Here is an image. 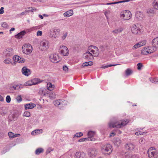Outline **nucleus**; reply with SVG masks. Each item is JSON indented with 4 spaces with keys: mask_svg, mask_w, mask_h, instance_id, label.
Segmentation results:
<instances>
[{
    "mask_svg": "<svg viewBox=\"0 0 158 158\" xmlns=\"http://www.w3.org/2000/svg\"><path fill=\"white\" fill-rule=\"evenodd\" d=\"M129 122V120L125 119L123 120L121 123L118 122L116 123H110L109 124V127H116L120 128L126 125Z\"/></svg>",
    "mask_w": 158,
    "mask_h": 158,
    "instance_id": "nucleus-1",
    "label": "nucleus"
},
{
    "mask_svg": "<svg viewBox=\"0 0 158 158\" xmlns=\"http://www.w3.org/2000/svg\"><path fill=\"white\" fill-rule=\"evenodd\" d=\"M94 56L91 53L89 50H88V52H85L83 54V58L87 60L90 61L94 59Z\"/></svg>",
    "mask_w": 158,
    "mask_h": 158,
    "instance_id": "nucleus-2",
    "label": "nucleus"
},
{
    "mask_svg": "<svg viewBox=\"0 0 158 158\" xmlns=\"http://www.w3.org/2000/svg\"><path fill=\"white\" fill-rule=\"evenodd\" d=\"M48 42L46 40H43L40 42V48L42 51L46 50L49 48Z\"/></svg>",
    "mask_w": 158,
    "mask_h": 158,
    "instance_id": "nucleus-3",
    "label": "nucleus"
},
{
    "mask_svg": "<svg viewBox=\"0 0 158 158\" xmlns=\"http://www.w3.org/2000/svg\"><path fill=\"white\" fill-rule=\"evenodd\" d=\"M131 13L129 11H126L123 14H121V17L124 20H127L130 19L131 17Z\"/></svg>",
    "mask_w": 158,
    "mask_h": 158,
    "instance_id": "nucleus-4",
    "label": "nucleus"
},
{
    "mask_svg": "<svg viewBox=\"0 0 158 158\" xmlns=\"http://www.w3.org/2000/svg\"><path fill=\"white\" fill-rule=\"evenodd\" d=\"M102 150L103 151L108 152V154H110L113 150L112 146L110 144H107L104 145L102 147Z\"/></svg>",
    "mask_w": 158,
    "mask_h": 158,
    "instance_id": "nucleus-5",
    "label": "nucleus"
},
{
    "mask_svg": "<svg viewBox=\"0 0 158 158\" xmlns=\"http://www.w3.org/2000/svg\"><path fill=\"white\" fill-rule=\"evenodd\" d=\"M19 114L20 113L18 111H15L11 116L9 117V120L10 121H15Z\"/></svg>",
    "mask_w": 158,
    "mask_h": 158,
    "instance_id": "nucleus-6",
    "label": "nucleus"
},
{
    "mask_svg": "<svg viewBox=\"0 0 158 158\" xmlns=\"http://www.w3.org/2000/svg\"><path fill=\"white\" fill-rule=\"evenodd\" d=\"M60 52L63 56H67L69 54V51L66 46H60Z\"/></svg>",
    "mask_w": 158,
    "mask_h": 158,
    "instance_id": "nucleus-7",
    "label": "nucleus"
},
{
    "mask_svg": "<svg viewBox=\"0 0 158 158\" xmlns=\"http://www.w3.org/2000/svg\"><path fill=\"white\" fill-rule=\"evenodd\" d=\"M59 56L56 54H52L50 56L51 61L53 63H57L59 62Z\"/></svg>",
    "mask_w": 158,
    "mask_h": 158,
    "instance_id": "nucleus-8",
    "label": "nucleus"
},
{
    "mask_svg": "<svg viewBox=\"0 0 158 158\" xmlns=\"http://www.w3.org/2000/svg\"><path fill=\"white\" fill-rule=\"evenodd\" d=\"M22 73L25 76H28L31 74L30 69L27 68L26 67H23L22 69Z\"/></svg>",
    "mask_w": 158,
    "mask_h": 158,
    "instance_id": "nucleus-9",
    "label": "nucleus"
},
{
    "mask_svg": "<svg viewBox=\"0 0 158 158\" xmlns=\"http://www.w3.org/2000/svg\"><path fill=\"white\" fill-rule=\"evenodd\" d=\"M152 44L154 47V51H156L157 48H158V37L154 39L152 41Z\"/></svg>",
    "mask_w": 158,
    "mask_h": 158,
    "instance_id": "nucleus-10",
    "label": "nucleus"
},
{
    "mask_svg": "<svg viewBox=\"0 0 158 158\" xmlns=\"http://www.w3.org/2000/svg\"><path fill=\"white\" fill-rule=\"evenodd\" d=\"M13 49L11 48H9L5 50L4 54L6 57H8L12 56V54Z\"/></svg>",
    "mask_w": 158,
    "mask_h": 158,
    "instance_id": "nucleus-11",
    "label": "nucleus"
},
{
    "mask_svg": "<svg viewBox=\"0 0 158 158\" xmlns=\"http://www.w3.org/2000/svg\"><path fill=\"white\" fill-rule=\"evenodd\" d=\"M98 154V151L95 149H92L90 152L89 155L92 157H94L96 156Z\"/></svg>",
    "mask_w": 158,
    "mask_h": 158,
    "instance_id": "nucleus-12",
    "label": "nucleus"
},
{
    "mask_svg": "<svg viewBox=\"0 0 158 158\" xmlns=\"http://www.w3.org/2000/svg\"><path fill=\"white\" fill-rule=\"evenodd\" d=\"M146 44V41L143 40L142 42H140L135 44L133 47V49H135L141 46L144 45Z\"/></svg>",
    "mask_w": 158,
    "mask_h": 158,
    "instance_id": "nucleus-13",
    "label": "nucleus"
},
{
    "mask_svg": "<svg viewBox=\"0 0 158 158\" xmlns=\"http://www.w3.org/2000/svg\"><path fill=\"white\" fill-rule=\"evenodd\" d=\"M135 148V146L131 143H128L126 144L125 146V148L130 151H131L133 150Z\"/></svg>",
    "mask_w": 158,
    "mask_h": 158,
    "instance_id": "nucleus-14",
    "label": "nucleus"
},
{
    "mask_svg": "<svg viewBox=\"0 0 158 158\" xmlns=\"http://www.w3.org/2000/svg\"><path fill=\"white\" fill-rule=\"evenodd\" d=\"M131 31L133 34H137L139 33L140 31V30L135 25L133 26L131 29Z\"/></svg>",
    "mask_w": 158,
    "mask_h": 158,
    "instance_id": "nucleus-15",
    "label": "nucleus"
},
{
    "mask_svg": "<svg viewBox=\"0 0 158 158\" xmlns=\"http://www.w3.org/2000/svg\"><path fill=\"white\" fill-rule=\"evenodd\" d=\"M35 106L36 105L32 103H30L24 105L25 109V110L31 109L35 107Z\"/></svg>",
    "mask_w": 158,
    "mask_h": 158,
    "instance_id": "nucleus-16",
    "label": "nucleus"
},
{
    "mask_svg": "<svg viewBox=\"0 0 158 158\" xmlns=\"http://www.w3.org/2000/svg\"><path fill=\"white\" fill-rule=\"evenodd\" d=\"M26 33V31H21L17 34L15 35V37L17 39H20L23 37Z\"/></svg>",
    "mask_w": 158,
    "mask_h": 158,
    "instance_id": "nucleus-17",
    "label": "nucleus"
},
{
    "mask_svg": "<svg viewBox=\"0 0 158 158\" xmlns=\"http://www.w3.org/2000/svg\"><path fill=\"white\" fill-rule=\"evenodd\" d=\"M41 81H40V79L39 78H35L31 80L32 83L28 84V85H35L39 83H40Z\"/></svg>",
    "mask_w": 158,
    "mask_h": 158,
    "instance_id": "nucleus-18",
    "label": "nucleus"
},
{
    "mask_svg": "<svg viewBox=\"0 0 158 158\" xmlns=\"http://www.w3.org/2000/svg\"><path fill=\"white\" fill-rule=\"evenodd\" d=\"M153 52L152 50L150 51L149 49L147 48H144L142 50L141 53L143 55H147L149 53H151Z\"/></svg>",
    "mask_w": 158,
    "mask_h": 158,
    "instance_id": "nucleus-19",
    "label": "nucleus"
},
{
    "mask_svg": "<svg viewBox=\"0 0 158 158\" xmlns=\"http://www.w3.org/2000/svg\"><path fill=\"white\" fill-rule=\"evenodd\" d=\"M24 47H26V48L23 49V52L27 54H28L31 53L32 52L31 50L27 48L28 47V45L25 44Z\"/></svg>",
    "mask_w": 158,
    "mask_h": 158,
    "instance_id": "nucleus-20",
    "label": "nucleus"
},
{
    "mask_svg": "<svg viewBox=\"0 0 158 158\" xmlns=\"http://www.w3.org/2000/svg\"><path fill=\"white\" fill-rule=\"evenodd\" d=\"M65 17H68L72 16L73 14V11L72 10L68 11L64 13Z\"/></svg>",
    "mask_w": 158,
    "mask_h": 158,
    "instance_id": "nucleus-21",
    "label": "nucleus"
},
{
    "mask_svg": "<svg viewBox=\"0 0 158 158\" xmlns=\"http://www.w3.org/2000/svg\"><path fill=\"white\" fill-rule=\"evenodd\" d=\"M113 142L115 145L118 146L121 143L122 141L119 138H116L113 139Z\"/></svg>",
    "mask_w": 158,
    "mask_h": 158,
    "instance_id": "nucleus-22",
    "label": "nucleus"
},
{
    "mask_svg": "<svg viewBox=\"0 0 158 158\" xmlns=\"http://www.w3.org/2000/svg\"><path fill=\"white\" fill-rule=\"evenodd\" d=\"M58 34H59V33L57 30H54L52 32L50 33V36L56 39V38Z\"/></svg>",
    "mask_w": 158,
    "mask_h": 158,
    "instance_id": "nucleus-23",
    "label": "nucleus"
},
{
    "mask_svg": "<svg viewBox=\"0 0 158 158\" xmlns=\"http://www.w3.org/2000/svg\"><path fill=\"white\" fill-rule=\"evenodd\" d=\"M93 64V62L92 61L86 62L83 63L81 65V67L82 68H84L85 67L91 66Z\"/></svg>",
    "mask_w": 158,
    "mask_h": 158,
    "instance_id": "nucleus-24",
    "label": "nucleus"
},
{
    "mask_svg": "<svg viewBox=\"0 0 158 158\" xmlns=\"http://www.w3.org/2000/svg\"><path fill=\"white\" fill-rule=\"evenodd\" d=\"M46 89L44 88H40L39 93L41 95L45 96L46 95Z\"/></svg>",
    "mask_w": 158,
    "mask_h": 158,
    "instance_id": "nucleus-25",
    "label": "nucleus"
},
{
    "mask_svg": "<svg viewBox=\"0 0 158 158\" xmlns=\"http://www.w3.org/2000/svg\"><path fill=\"white\" fill-rule=\"evenodd\" d=\"M123 30V28L121 27H120L117 29L113 30L112 31V32L114 34H118L121 32Z\"/></svg>",
    "mask_w": 158,
    "mask_h": 158,
    "instance_id": "nucleus-26",
    "label": "nucleus"
},
{
    "mask_svg": "<svg viewBox=\"0 0 158 158\" xmlns=\"http://www.w3.org/2000/svg\"><path fill=\"white\" fill-rule=\"evenodd\" d=\"M153 6L155 9L158 10V0H155L154 1Z\"/></svg>",
    "mask_w": 158,
    "mask_h": 158,
    "instance_id": "nucleus-27",
    "label": "nucleus"
},
{
    "mask_svg": "<svg viewBox=\"0 0 158 158\" xmlns=\"http://www.w3.org/2000/svg\"><path fill=\"white\" fill-rule=\"evenodd\" d=\"M44 149L41 148H39L37 149L35 151V154L36 155H39L40 153L43 152Z\"/></svg>",
    "mask_w": 158,
    "mask_h": 158,
    "instance_id": "nucleus-28",
    "label": "nucleus"
},
{
    "mask_svg": "<svg viewBox=\"0 0 158 158\" xmlns=\"http://www.w3.org/2000/svg\"><path fill=\"white\" fill-rule=\"evenodd\" d=\"M47 87L48 89L50 91H51L53 89V88L52 87V85L51 83H48L47 85Z\"/></svg>",
    "mask_w": 158,
    "mask_h": 158,
    "instance_id": "nucleus-29",
    "label": "nucleus"
},
{
    "mask_svg": "<svg viewBox=\"0 0 158 158\" xmlns=\"http://www.w3.org/2000/svg\"><path fill=\"white\" fill-rule=\"evenodd\" d=\"M126 75L127 76H129L132 73V71L130 69H127L126 71Z\"/></svg>",
    "mask_w": 158,
    "mask_h": 158,
    "instance_id": "nucleus-30",
    "label": "nucleus"
},
{
    "mask_svg": "<svg viewBox=\"0 0 158 158\" xmlns=\"http://www.w3.org/2000/svg\"><path fill=\"white\" fill-rule=\"evenodd\" d=\"M150 80V81L153 83L155 84L158 83V79L157 78H151Z\"/></svg>",
    "mask_w": 158,
    "mask_h": 158,
    "instance_id": "nucleus-31",
    "label": "nucleus"
},
{
    "mask_svg": "<svg viewBox=\"0 0 158 158\" xmlns=\"http://www.w3.org/2000/svg\"><path fill=\"white\" fill-rule=\"evenodd\" d=\"M68 34V33L66 32H64L63 33L62 35L61 36V38L62 40H64Z\"/></svg>",
    "mask_w": 158,
    "mask_h": 158,
    "instance_id": "nucleus-32",
    "label": "nucleus"
},
{
    "mask_svg": "<svg viewBox=\"0 0 158 158\" xmlns=\"http://www.w3.org/2000/svg\"><path fill=\"white\" fill-rule=\"evenodd\" d=\"M94 135V132L92 131H90L88 132L87 135L89 137L92 138Z\"/></svg>",
    "mask_w": 158,
    "mask_h": 158,
    "instance_id": "nucleus-33",
    "label": "nucleus"
},
{
    "mask_svg": "<svg viewBox=\"0 0 158 158\" xmlns=\"http://www.w3.org/2000/svg\"><path fill=\"white\" fill-rule=\"evenodd\" d=\"M20 56H15L13 57V60L15 61L14 63H15V62H18V60H19Z\"/></svg>",
    "mask_w": 158,
    "mask_h": 158,
    "instance_id": "nucleus-34",
    "label": "nucleus"
},
{
    "mask_svg": "<svg viewBox=\"0 0 158 158\" xmlns=\"http://www.w3.org/2000/svg\"><path fill=\"white\" fill-rule=\"evenodd\" d=\"M151 156H153L155 158H156L157 157V153L154 151L151 152Z\"/></svg>",
    "mask_w": 158,
    "mask_h": 158,
    "instance_id": "nucleus-35",
    "label": "nucleus"
},
{
    "mask_svg": "<svg viewBox=\"0 0 158 158\" xmlns=\"http://www.w3.org/2000/svg\"><path fill=\"white\" fill-rule=\"evenodd\" d=\"M30 113L28 111L25 112L23 114V116L29 117L30 116Z\"/></svg>",
    "mask_w": 158,
    "mask_h": 158,
    "instance_id": "nucleus-36",
    "label": "nucleus"
},
{
    "mask_svg": "<svg viewBox=\"0 0 158 158\" xmlns=\"http://www.w3.org/2000/svg\"><path fill=\"white\" fill-rule=\"evenodd\" d=\"M59 100H56L54 101L53 102L54 105L56 107H58L59 105Z\"/></svg>",
    "mask_w": 158,
    "mask_h": 158,
    "instance_id": "nucleus-37",
    "label": "nucleus"
},
{
    "mask_svg": "<svg viewBox=\"0 0 158 158\" xmlns=\"http://www.w3.org/2000/svg\"><path fill=\"white\" fill-rule=\"evenodd\" d=\"M18 61V63H24L25 61V60L24 58L20 57L19 60Z\"/></svg>",
    "mask_w": 158,
    "mask_h": 158,
    "instance_id": "nucleus-38",
    "label": "nucleus"
},
{
    "mask_svg": "<svg viewBox=\"0 0 158 158\" xmlns=\"http://www.w3.org/2000/svg\"><path fill=\"white\" fill-rule=\"evenodd\" d=\"M66 102L65 100L60 99V105L61 104L62 106H63L64 105L65 106L66 105Z\"/></svg>",
    "mask_w": 158,
    "mask_h": 158,
    "instance_id": "nucleus-39",
    "label": "nucleus"
},
{
    "mask_svg": "<svg viewBox=\"0 0 158 158\" xmlns=\"http://www.w3.org/2000/svg\"><path fill=\"white\" fill-rule=\"evenodd\" d=\"M16 99L18 102H20L22 101V98L20 95H19L16 98Z\"/></svg>",
    "mask_w": 158,
    "mask_h": 158,
    "instance_id": "nucleus-40",
    "label": "nucleus"
},
{
    "mask_svg": "<svg viewBox=\"0 0 158 158\" xmlns=\"http://www.w3.org/2000/svg\"><path fill=\"white\" fill-rule=\"evenodd\" d=\"M83 134L81 132L77 133L76 134L74 135V137H80L82 136Z\"/></svg>",
    "mask_w": 158,
    "mask_h": 158,
    "instance_id": "nucleus-41",
    "label": "nucleus"
},
{
    "mask_svg": "<svg viewBox=\"0 0 158 158\" xmlns=\"http://www.w3.org/2000/svg\"><path fill=\"white\" fill-rule=\"evenodd\" d=\"M139 143L141 144H143L145 143V139L143 138H141L139 140Z\"/></svg>",
    "mask_w": 158,
    "mask_h": 158,
    "instance_id": "nucleus-42",
    "label": "nucleus"
},
{
    "mask_svg": "<svg viewBox=\"0 0 158 158\" xmlns=\"http://www.w3.org/2000/svg\"><path fill=\"white\" fill-rule=\"evenodd\" d=\"M11 60H10L9 59H6L4 61V62L6 64H9L10 63H11Z\"/></svg>",
    "mask_w": 158,
    "mask_h": 158,
    "instance_id": "nucleus-43",
    "label": "nucleus"
},
{
    "mask_svg": "<svg viewBox=\"0 0 158 158\" xmlns=\"http://www.w3.org/2000/svg\"><path fill=\"white\" fill-rule=\"evenodd\" d=\"M147 13L149 14V15L151 14H153L154 13V10L153 9H149L148 10Z\"/></svg>",
    "mask_w": 158,
    "mask_h": 158,
    "instance_id": "nucleus-44",
    "label": "nucleus"
},
{
    "mask_svg": "<svg viewBox=\"0 0 158 158\" xmlns=\"http://www.w3.org/2000/svg\"><path fill=\"white\" fill-rule=\"evenodd\" d=\"M96 52L94 53V56L95 57H98V56L99 54V51L98 49V48H97V49H95Z\"/></svg>",
    "mask_w": 158,
    "mask_h": 158,
    "instance_id": "nucleus-45",
    "label": "nucleus"
},
{
    "mask_svg": "<svg viewBox=\"0 0 158 158\" xmlns=\"http://www.w3.org/2000/svg\"><path fill=\"white\" fill-rule=\"evenodd\" d=\"M81 155L80 152H77L75 154V156L76 158H80Z\"/></svg>",
    "mask_w": 158,
    "mask_h": 158,
    "instance_id": "nucleus-46",
    "label": "nucleus"
},
{
    "mask_svg": "<svg viewBox=\"0 0 158 158\" xmlns=\"http://www.w3.org/2000/svg\"><path fill=\"white\" fill-rule=\"evenodd\" d=\"M97 47L95 46H93V45H91L89 46L88 49L89 50H90V49H91L92 48H93V49H97Z\"/></svg>",
    "mask_w": 158,
    "mask_h": 158,
    "instance_id": "nucleus-47",
    "label": "nucleus"
},
{
    "mask_svg": "<svg viewBox=\"0 0 158 158\" xmlns=\"http://www.w3.org/2000/svg\"><path fill=\"white\" fill-rule=\"evenodd\" d=\"M137 69L139 70H140L141 68L143 66V65L141 63H139L137 64Z\"/></svg>",
    "mask_w": 158,
    "mask_h": 158,
    "instance_id": "nucleus-48",
    "label": "nucleus"
},
{
    "mask_svg": "<svg viewBox=\"0 0 158 158\" xmlns=\"http://www.w3.org/2000/svg\"><path fill=\"white\" fill-rule=\"evenodd\" d=\"M55 94L53 93L50 92L49 94H48V96L51 99L53 98L54 97Z\"/></svg>",
    "mask_w": 158,
    "mask_h": 158,
    "instance_id": "nucleus-49",
    "label": "nucleus"
},
{
    "mask_svg": "<svg viewBox=\"0 0 158 158\" xmlns=\"http://www.w3.org/2000/svg\"><path fill=\"white\" fill-rule=\"evenodd\" d=\"M6 102L7 103H9L11 101V98L9 95H7L6 98Z\"/></svg>",
    "mask_w": 158,
    "mask_h": 158,
    "instance_id": "nucleus-50",
    "label": "nucleus"
},
{
    "mask_svg": "<svg viewBox=\"0 0 158 158\" xmlns=\"http://www.w3.org/2000/svg\"><path fill=\"white\" fill-rule=\"evenodd\" d=\"M12 88H14V90H18L21 88V87L20 86L17 85L16 86H13Z\"/></svg>",
    "mask_w": 158,
    "mask_h": 158,
    "instance_id": "nucleus-51",
    "label": "nucleus"
},
{
    "mask_svg": "<svg viewBox=\"0 0 158 158\" xmlns=\"http://www.w3.org/2000/svg\"><path fill=\"white\" fill-rule=\"evenodd\" d=\"M84 141H86V140H90V141H94L93 140L94 138H91V137H88V138H84Z\"/></svg>",
    "mask_w": 158,
    "mask_h": 158,
    "instance_id": "nucleus-52",
    "label": "nucleus"
},
{
    "mask_svg": "<svg viewBox=\"0 0 158 158\" xmlns=\"http://www.w3.org/2000/svg\"><path fill=\"white\" fill-rule=\"evenodd\" d=\"M8 135L9 137L13 138L14 133L11 132H9L8 133Z\"/></svg>",
    "mask_w": 158,
    "mask_h": 158,
    "instance_id": "nucleus-53",
    "label": "nucleus"
},
{
    "mask_svg": "<svg viewBox=\"0 0 158 158\" xmlns=\"http://www.w3.org/2000/svg\"><path fill=\"white\" fill-rule=\"evenodd\" d=\"M129 153L128 152H126L125 153V157L126 158H130V157Z\"/></svg>",
    "mask_w": 158,
    "mask_h": 158,
    "instance_id": "nucleus-54",
    "label": "nucleus"
},
{
    "mask_svg": "<svg viewBox=\"0 0 158 158\" xmlns=\"http://www.w3.org/2000/svg\"><path fill=\"white\" fill-rule=\"evenodd\" d=\"M130 158H139V156L138 155L134 154L132 155Z\"/></svg>",
    "mask_w": 158,
    "mask_h": 158,
    "instance_id": "nucleus-55",
    "label": "nucleus"
},
{
    "mask_svg": "<svg viewBox=\"0 0 158 158\" xmlns=\"http://www.w3.org/2000/svg\"><path fill=\"white\" fill-rule=\"evenodd\" d=\"M120 3V2H119V1H118V2H114L108 3L106 4V5H111L112 4H118V3Z\"/></svg>",
    "mask_w": 158,
    "mask_h": 158,
    "instance_id": "nucleus-56",
    "label": "nucleus"
},
{
    "mask_svg": "<svg viewBox=\"0 0 158 158\" xmlns=\"http://www.w3.org/2000/svg\"><path fill=\"white\" fill-rule=\"evenodd\" d=\"M100 49L101 50V51H103L105 50V48L103 45H100L99 47Z\"/></svg>",
    "mask_w": 158,
    "mask_h": 158,
    "instance_id": "nucleus-57",
    "label": "nucleus"
},
{
    "mask_svg": "<svg viewBox=\"0 0 158 158\" xmlns=\"http://www.w3.org/2000/svg\"><path fill=\"white\" fill-rule=\"evenodd\" d=\"M0 114L2 115H5L6 114V113L4 112L2 109L0 110Z\"/></svg>",
    "mask_w": 158,
    "mask_h": 158,
    "instance_id": "nucleus-58",
    "label": "nucleus"
},
{
    "mask_svg": "<svg viewBox=\"0 0 158 158\" xmlns=\"http://www.w3.org/2000/svg\"><path fill=\"white\" fill-rule=\"evenodd\" d=\"M80 153H81V158H84L85 155V154L83 152H80Z\"/></svg>",
    "mask_w": 158,
    "mask_h": 158,
    "instance_id": "nucleus-59",
    "label": "nucleus"
},
{
    "mask_svg": "<svg viewBox=\"0 0 158 158\" xmlns=\"http://www.w3.org/2000/svg\"><path fill=\"white\" fill-rule=\"evenodd\" d=\"M2 25V27H6L8 26V24L6 22L3 23Z\"/></svg>",
    "mask_w": 158,
    "mask_h": 158,
    "instance_id": "nucleus-60",
    "label": "nucleus"
},
{
    "mask_svg": "<svg viewBox=\"0 0 158 158\" xmlns=\"http://www.w3.org/2000/svg\"><path fill=\"white\" fill-rule=\"evenodd\" d=\"M63 69L64 71H67L68 70V68L66 66H64L63 67Z\"/></svg>",
    "mask_w": 158,
    "mask_h": 158,
    "instance_id": "nucleus-61",
    "label": "nucleus"
},
{
    "mask_svg": "<svg viewBox=\"0 0 158 158\" xmlns=\"http://www.w3.org/2000/svg\"><path fill=\"white\" fill-rule=\"evenodd\" d=\"M42 31H38L37 33V35L38 36H41L42 35Z\"/></svg>",
    "mask_w": 158,
    "mask_h": 158,
    "instance_id": "nucleus-62",
    "label": "nucleus"
},
{
    "mask_svg": "<svg viewBox=\"0 0 158 158\" xmlns=\"http://www.w3.org/2000/svg\"><path fill=\"white\" fill-rule=\"evenodd\" d=\"M4 8L3 7H2L0 9V14H2L4 12Z\"/></svg>",
    "mask_w": 158,
    "mask_h": 158,
    "instance_id": "nucleus-63",
    "label": "nucleus"
},
{
    "mask_svg": "<svg viewBox=\"0 0 158 158\" xmlns=\"http://www.w3.org/2000/svg\"><path fill=\"white\" fill-rule=\"evenodd\" d=\"M108 13H110V11L109 10H108L107 11H105L104 12L105 15L106 16V17L107 18V19H108V17L107 16V14Z\"/></svg>",
    "mask_w": 158,
    "mask_h": 158,
    "instance_id": "nucleus-64",
    "label": "nucleus"
}]
</instances>
